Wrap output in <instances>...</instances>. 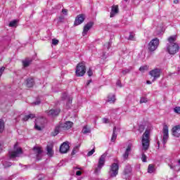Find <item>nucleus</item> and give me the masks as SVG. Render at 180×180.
I'll list each match as a JSON object with an SVG mask.
<instances>
[{
    "label": "nucleus",
    "mask_w": 180,
    "mask_h": 180,
    "mask_svg": "<svg viewBox=\"0 0 180 180\" xmlns=\"http://www.w3.org/2000/svg\"><path fill=\"white\" fill-rule=\"evenodd\" d=\"M4 71H5V67H1L0 68V77L2 76V74H4Z\"/></svg>",
    "instance_id": "obj_43"
},
{
    "label": "nucleus",
    "mask_w": 180,
    "mask_h": 180,
    "mask_svg": "<svg viewBox=\"0 0 180 180\" xmlns=\"http://www.w3.org/2000/svg\"><path fill=\"white\" fill-rule=\"evenodd\" d=\"M94 26V22H89L86 25L84 26L82 36H86L88 34V32L92 29Z\"/></svg>",
    "instance_id": "obj_12"
},
{
    "label": "nucleus",
    "mask_w": 180,
    "mask_h": 180,
    "mask_svg": "<svg viewBox=\"0 0 180 180\" xmlns=\"http://www.w3.org/2000/svg\"><path fill=\"white\" fill-rule=\"evenodd\" d=\"M33 105H40V100H37L36 102L33 103Z\"/></svg>",
    "instance_id": "obj_49"
},
{
    "label": "nucleus",
    "mask_w": 180,
    "mask_h": 180,
    "mask_svg": "<svg viewBox=\"0 0 180 180\" xmlns=\"http://www.w3.org/2000/svg\"><path fill=\"white\" fill-rule=\"evenodd\" d=\"M46 151L49 157H53V154H54V153L53 152V148H51V146H48L46 147Z\"/></svg>",
    "instance_id": "obj_27"
},
{
    "label": "nucleus",
    "mask_w": 180,
    "mask_h": 180,
    "mask_svg": "<svg viewBox=\"0 0 180 180\" xmlns=\"http://www.w3.org/2000/svg\"><path fill=\"white\" fill-rule=\"evenodd\" d=\"M148 70V66L145 65V66H142L139 68V71H141V72H144L145 71H147Z\"/></svg>",
    "instance_id": "obj_34"
},
{
    "label": "nucleus",
    "mask_w": 180,
    "mask_h": 180,
    "mask_svg": "<svg viewBox=\"0 0 180 180\" xmlns=\"http://www.w3.org/2000/svg\"><path fill=\"white\" fill-rule=\"evenodd\" d=\"M172 134L174 137H180V125H176L172 129Z\"/></svg>",
    "instance_id": "obj_16"
},
{
    "label": "nucleus",
    "mask_w": 180,
    "mask_h": 180,
    "mask_svg": "<svg viewBox=\"0 0 180 180\" xmlns=\"http://www.w3.org/2000/svg\"><path fill=\"white\" fill-rule=\"evenodd\" d=\"M106 153H104L100 157L98 160V165L95 169V174H99V172H101V169H102L103 165H105V158H106Z\"/></svg>",
    "instance_id": "obj_8"
},
{
    "label": "nucleus",
    "mask_w": 180,
    "mask_h": 180,
    "mask_svg": "<svg viewBox=\"0 0 180 180\" xmlns=\"http://www.w3.org/2000/svg\"><path fill=\"white\" fill-rule=\"evenodd\" d=\"M60 109H56V110H51L49 111H48V115L49 116H58V113H60Z\"/></svg>",
    "instance_id": "obj_19"
},
{
    "label": "nucleus",
    "mask_w": 180,
    "mask_h": 180,
    "mask_svg": "<svg viewBox=\"0 0 180 180\" xmlns=\"http://www.w3.org/2000/svg\"><path fill=\"white\" fill-rule=\"evenodd\" d=\"M162 133H163V144H166L167 141L168 140V137H169V129H168L167 125L163 126Z\"/></svg>",
    "instance_id": "obj_10"
},
{
    "label": "nucleus",
    "mask_w": 180,
    "mask_h": 180,
    "mask_svg": "<svg viewBox=\"0 0 180 180\" xmlns=\"http://www.w3.org/2000/svg\"><path fill=\"white\" fill-rule=\"evenodd\" d=\"M2 150H3L2 145L0 143V153H2Z\"/></svg>",
    "instance_id": "obj_52"
},
{
    "label": "nucleus",
    "mask_w": 180,
    "mask_h": 180,
    "mask_svg": "<svg viewBox=\"0 0 180 180\" xmlns=\"http://www.w3.org/2000/svg\"><path fill=\"white\" fill-rule=\"evenodd\" d=\"M52 44H53V46H57V44H58V39H52Z\"/></svg>",
    "instance_id": "obj_42"
},
{
    "label": "nucleus",
    "mask_w": 180,
    "mask_h": 180,
    "mask_svg": "<svg viewBox=\"0 0 180 180\" xmlns=\"http://www.w3.org/2000/svg\"><path fill=\"white\" fill-rule=\"evenodd\" d=\"M4 130H5V122L4 120L0 119V133H3Z\"/></svg>",
    "instance_id": "obj_28"
},
{
    "label": "nucleus",
    "mask_w": 180,
    "mask_h": 180,
    "mask_svg": "<svg viewBox=\"0 0 180 180\" xmlns=\"http://www.w3.org/2000/svg\"><path fill=\"white\" fill-rule=\"evenodd\" d=\"M65 17L63 15H60L58 17V22H64Z\"/></svg>",
    "instance_id": "obj_46"
},
{
    "label": "nucleus",
    "mask_w": 180,
    "mask_h": 180,
    "mask_svg": "<svg viewBox=\"0 0 180 180\" xmlns=\"http://www.w3.org/2000/svg\"><path fill=\"white\" fill-rule=\"evenodd\" d=\"M107 101L110 103H115V102H116V96L115 94H109Z\"/></svg>",
    "instance_id": "obj_20"
},
{
    "label": "nucleus",
    "mask_w": 180,
    "mask_h": 180,
    "mask_svg": "<svg viewBox=\"0 0 180 180\" xmlns=\"http://www.w3.org/2000/svg\"><path fill=\"white\" fill-rule=\"evenodd\" d=\"M168 41L169 43H167L166 47L167 53H169V54L171 56L176 54V53L179 51V45L175 43V41H176V36L174 35L169 37Z\"/></svg>",
    "instance_id": "obj_2"
},
{
    "label": "nucleus",
    "mask_w": 180,
    "mask_h": 180,
    "mask_svg": "<svg viewBox=\"0 0 180 180\" xmlns=\"http://www.w3.org/2000/svg\"><path fill=\"white\" fill-rule=\"evenodd\" d=\"M102 120H103V123H105V124L110 123L109 119L108 118H103Z\"/></svg>",
    "instance_id": "obj_47"
},
{
    "label": "nucleus",
    "mask_w": 180,
    "mask_h": 180,
    "mask_svg": "<svg viewBox=\"0 0 180 180\" xmlns=\"http://www.w3.org/2000/svg\"><path fill=\"white\" fill-rule=\"evenodd\" d=\"M117 85L118 86L122 87V85H121L120 81H117Z\"/></svg>",
    "instance_id": "obj_50"
},
{
    "label": "nucleus",
    "mask_w": 180,
    "mask_h": 180,
    "mask_svg": "<svg viewBox=\"0 0 180 180\" xmlns=\"http://www.w3.org/2000/svg\"><path fill=\"white\" fill-rule=\"evenodd\" d=\"M159 45L160 39H158V38H155L149 42L148 49L150 51H155Z\"/></svg>",
    "instance_id": "obj_7"
},
{
    "label": "nucleus",
    "mask_w": 180,
    "mask_h": 180,
    "mask_svg": "<svg viewBox=\"0 0 180 180\" xmlns=\"http://www.w3.org/2000/svg\"><path fill=\"white\" fill-rule=\"evenodd\" d=\"M0 180H2V179H0Z\"/></svg>",
    "instance_id": "obj_59"
},
{
    "label": "nucleus",
    "mask_w": 180,
    "mask_h": 180,
    "mask_svg": "<svg viewBox=\"0 0 180 180\" xmlns=\"http://www.w3.org/2000/svg\"><path fill=\"white\" fill-rule=\"evenodd\" d=\"M155 171V167H154L153 165H149L148 167V174H153Z\"/></svg>",
    "instance_id": "obj_29"
},
{
    "label": "nucleus",
    "mask_w": 180,
    "mask_h": 180,
    "mask_svg": "<svg viewBox=\"0 0 180 180\" xmlns=\"http://www.w3.org/2000/svg\"><path fill=\"white\" fill-rule=\"evenodd\" d=\"M82 174V172L81 171H77V172H76V175H77V176H81Z\"/></svg>",
    "instance_id": "obj_48"
},
{
    "label": "nucleus",
    "mask_w": 180,
    "mask_h": 180,
    "mask_svg": "<svg viewBox=\"0 0 180 180\" xmlns=\"http://www.w3.org/2000/svg\"><path fill=\"white\" fill-rule=\"evenodd\" d=\"M119 12V7L117 6H113L110 13V18H113L115 13Z\"/></svg>",
    "instance_id": "obj_21"
},
{
    "label": "nucleus",
    "mask_w": 180,
    "mask_h": 180,
    "mask_svg": "<svg viewBox=\"0 0 180 180\" xmlns=\"http://www.w3.org/2000/svg\"><path fill=\"white\" fill-rule=\"evenodd\" d=\"M126 2H127V0H124Z\"/></svg>",
    "instance_id": "obj_58"
},
{
    "label": "nucleus",
    "mask_w": 180,
    "mask_h": 180,
    "mask_svg": "<svg viewBox=\"0 0 180 180\" xmlns=\"http://www.w3.org/2000/svg\"><path fill=\"white\" fill-rule=\"evenodd\" d=\"M79 147H81V145L77 146L73 148L72 151V155H75V154L79 151Z\"/></svg>",
    "instance_id": "obj_30"
},
{
    "label": "nucleus",
    "mask_w": 180,
    "mask_h": 180,
    "mask_svg": "<svg viewBox=\"0 0 180 180\" xmlns=\"http://www.w3.org/2000/svg\"><path fill=\"white\" fill-rule=\"evenodd\" d=\"M18 146V143H15L14 146V150L9 152V157L11 159H13V158H16L18 157H20V155H22V148H16V147Z\"/></svg>",
    "instance_id": "obj_4"
},
{
    "label": "nucleus",
    "mask_w": 180,
    "mask_h": 180,
    "mask_svg": "<svg viewBox=\"0 0 180 180\" xmlns=\"http://www.w3.org/2000/svg\"><path fill=\"white\" fill-rule=\"evenodd\" d=\"M158 148H160V141H158Z\"/></svg>",
    "instance_id": "obj_54"
},
{
    "label": "nucleus",
    "mask_w": 180,
    "mask_h": 180,
    "mask_svg": "<svg viewBox=\"0 0 180 180\" xmlns=\"http://www.w3.org/2000/svg\"><path fill=\"white\" fill-rule=\"evenodd\" d=\"M82 133L84 134H88V133H91V129L88 128L87 126H84L82 129Z\"/></svg>",
    "instance_id": "obj_31"
},
{
    "label": "nucleus",
    "mask_w": 180,
    "mask_h": 180,
    "mask_svg": "<svg viewBox=\"0 0 180 180\" xmlns=\"http://www.w3.org/2000/svg\"><path fill=\"white\" fill-rule=\"evenodd\" d=\"M87 74L89 77H92V75H94V72H92V69L89 68L87 71Z\"/></svg>",
    "instance_id": "obj_38"
},
{
    "label": "nucleus",
    "mask_w": 180,
    "mask_h": 180,
    "mask_svg": "<svg viewBox=\"0 0 180 180\" xmlns=\"http://www.w3.org/2000/svg\"><path fill=\"white\" fill-rule=\"evenodd\" d=\"M32 64V59L31 58H26L25 60H22V65L23 67H29Z\"/></svg>",
    "instance_id": "obj_23"
},
{
    "label": "nucleus",
    "mask_w": 180,
    "mask_h": 180,
    "mask_svg": "<svg viewBox=\"0 0 180 180\" xmlns=\"http://www.w3.org/2000/svg\"><path fill=\"white\" fill-rule=\"evenodd\" d=\"M129 40H134V33L131 32L129 34Z\"/></svg>",
    "instance_id": "obj_39"
},
{
    "label": "nucleus",
    "mask_w": 180,
    "mask_h": 180,
    "mask_svg": "<svg viewBox=\"0 0 180 180\" xmlns=\"http://www.w3.org/2000/svg\"><path fill=\"white\" fill-rule=\"evenodd\" d=\"M149 74H150V75H151V77H153V81H154L157 78H160V75L161 74V70H160V69H154V70H151L149 72Z\"/></svg>",
    "instance_id": "obj_14"
},
{
    "label": "nucleus",
    "mask_w": 180,
    "mask_h": 180,
    "mask_svg": "<svg viewBox=\"0 0 180 180\" xmlns=\"http://www.w3.org/2000/svg\"><path fill=\"white\" fill-rule=\"evenodd\" d=\"M94 153H95V149H92L91 150H90V151L87 153L88 157H91V155H92L94 154Z\"/></svg>",
    "instance_id": "obj_41"
},
{
    "label": "nucleus",
    "mask_w": 180,
    "mask_h": 180,
    "mask_svg": "<svg viewBox=\"0 0 180 180\" xmlns=\"http://www.w3.org/2000/svg\"><path fill=\"white\" fill-rule=\"evenodd\" d=\"M146 84H148V85H151V81L148 80V81L146 82Z\"/></svg>",
    "instance_id": "obj_51"
},
{
    "label": "nucleus",
    "mask_w": 180,
    "mask_h": 180,
    "mask_svg": "<svg viewBox=\"0 0 180 180\" xmlns=\"http://www.w3.org/2000/svg\"><path fill=\"white\" fill-rule=\"evenodd\" d=\"M119 174V165L117 163H112L110 166L108 174L111 178H115Z\"/></svg>",
    "instance_id": "obj_6"
},
{
    "label": "nucleus",
    "mask_w": 180,
    "mask_h": 180,
    "mask_svg": "<svg viewBox=\"0 0 180 180\" xmlns=\"http://www.w3.org/2000/svg\"><path fill=\"white\" fill-rule=\"evenodd\" d=\"M33 150L34 153L37 154V160H41V153H43L41 148L39 147H34Z\"/></svg>",
    "instance_id": "obj_18"
},
{
    "label": "nucleus",
    "mask_w": 180,
    "mask_h": 180,
    "mask_svg": "<svg viewBox=\"0 0 180 180\" xmlns=\"http://www.w3.org/2000/svg\"><path fill=\"white\" fill-rule=\"evenodd\" d=\"M169 167H170L171 169H175L176 167H179L178 165V162L173 160L170 163L168 164Z\"/></svg>",
    "instance_id": "obj_22"
},
{
    "label": "nucleus",
    "mask_w": 180,
    "mask_h": 180,
    "mask_svg": "<svg viewBox=\"0 0 180 180\" xmlns=\"http://www.w3.org/2000/svg\"><path fill=\"white\" fill-rule=\"evenodd\" d=\"M72 127V122L68 121L63 124H60L58 126H57L54 131L51 132V136L53 137H56L60 131H63V130H68L69 129H71Z\"/></svg>",
    "instance_id": "obj_3"
},
{
    "label": "nucleus",
    "mask_w": 180,
    "mask_h": 180,
    "mask_svg": "<svg viewBox=\"0 0 180 180\" xmlns=\"http://www.w3.org/2000/svg\"><path fill=\"white\" fill-rule=\"evenodd\" d=\"M64 96H67V94H64Z\"/></svg>",
    "instance_id": "obj_56"
},
{
    "label": "nucleus",
    "mask_w": 180,
    "mask_h": 180,
    "mask_svg": "<svg viewBox=\"0 0 180 180\" xmlns=\"http://www.w3.org/2000/svg\"><path fill=\"white\" fill-rule=\"evenodd\" d=\"M117 138V134H116V127H114L112 135L111 137V141L115 142Z\"/></svg>",
    "instance_id": "obj_26"
},
{
    "label": "nucleus",
    "mask_w": 180,
    "mask_h": 180,
    "mask_svg": "<svg viewBox=\"0 0 180 180\" xmlns=\"http://www.w3.org/2000/svg\"><path fill=\"white\" fill-rule=\"evenodd\" d=\"M131 166L130 165H127L124 169V175L126 178V179H127V178H129V176H130V175H131Z\"/></svg>",
    "instance_id": "obj_17"
},
{
    "label": "nucleus",
    "mask_w": 180,
    "mask_h": 180,
    "mask_svg": "<svg viewBox=\"0 0 180 180\" xmlns=\"http://www.w3.org/2000/svg\"><path fill=\"white\" fill-rule=\"evenodd\" d=\"M84 20H85V15L84 14L78 15L75 18L74 26H79V25L84 23Z\"/></svg>",
    "instance_id": "obj_11"
},
{
    "label": "nucleus",
    "mask_w": 180,
    "mask_h": 180,
    "mask_svg": "<svg viewBox=\"0 0 180 180\" xmlns=\"http://www.w3.org/2000/svg\"><path fill=\"white\" fill-rule=\"evenodd\" d=\"M133 147V144L129 143L124 153L122 155L124 160H127L129 158V155L131 153V148Z\"/></svg>",
    "instance_id": "obj_15"
},
{
    "label": "nucleus",
    "mask_w": 180,
    "mask_h": 180,
    "mask_svg": "<svg viewBox=\"0 0 180 180\" xmlns=\"http://www.w3.org/2000/svg\"><path fill=\"white\" fill-rule=\"evenodd\" d=\"M64 96H63V98L64 99H65V97H64Z\"/></svg>",
    "instance_id": "obj_57"
},
{
    "label": "nucleus",
    "mask_w": 180,
    "mask_h": 180,
    "mask_svg": "<svg viewBox=\"0 0 180 180\" xmlns=\"http://www.w3.org/2000/svg\"><path fill=\"white\" fill-rule=\"evenodd\" d=\"M34 85V79L33 78H30L27 79V86L28 88H32Z\"/></svg>",
    "instance_id": "obj_24"
},
{
    "label": "nucleus",
    "mask_w": 180,
    "mask_h": 180,
    "mask_svg": "<svg viewBox=\"0 0 180 180\" xmlns=\"http://www.w3.org/2000/svg\"><path fill=\"white\" fill-rule=\"evenodd\" d=\"M16 23H18V21H16V20H14L10 22V23L8 24V26L10 27H16Z\"/></svg>",
    "instance_id": "obj_33"
},
{
    "label": "nucleus",
    "mask_w": 180,
    "mask_h": 180,
    "mask_svg": "<svg viewBox=\"0 0 180 180\" xmlns=\"http://www.w3.org/2000/svg\"><path fill=\"white\" fill-rule=\"evenodd\" d=\"M69 150H70V145L68 144V142H64L60 146V153H61V154H65L68 153Z\"/></svg>",
    "instance_id": "obj_13"
},
{
    "label": "nucleus",
    "mask_w": 180,
    "mask_h": 180,
    "mask_svg": "<svg viewBox=\"0 0 180 180\" xmlns=\"http://www.w3.org/2000/svg\"><path fill=\"white\" fill-rule=\"evenodd\" d=\"M3 165L4 168H9V167H12V163L11 162H4Z\"/></svg>",
    "instance_id": "obj_32"
},
{
    "label": "nucleus",
    "mask_w": 180,
    "mask_h": 180,
    "mask_svg": "<svg viewBox=\"0 0 180 180\" xmlns=\"http://www.w3.org/2000/svg\"><path fill=\"white\" fill-rule=\"evenodd\" d=\"M34 117H36V115L34 114H30L28 115H25L22 118V120H24V122H27V120H28L29 119H34Z\"/></svg>",
    "instance_id": "obj_25"
},
{
    "label": "nucleus",
    "mask_w": 180,
    "mask_h": 180,
    "mask_svg": "<svg viewBox=\"0 0 180 180\" xmlns=\"http://www.w3.org/2000/svg\"><path fill=\"white\" fill-rule=\"evenodd\" d=\"M62 13L63 15H65V16H67L68 13V9H63L62 10Z\"/></svg>",
    "instance_id": "obj_45"
},
{
    "label": "nucleus",
    "mask_w": 180,
    "mask_h": 180,
    "mask_svg": "<svg viewBox=\"0 0 180 180\" xmlns=\"http://www.w3.org/2000/svg\"><path fill=\"white\" fill-rule=\"evenodd\" d=\"M145 129H146V125L141 124L139 125V131H140L141 133H143Z\"/></svg>",
    "instance_id": "obj_35"
},
{
    "label": "nucleus",
    "mask_w": 180,
    "mask_h": 180,
    "mask_svg": "<svg viewBox=\"0 0 180 180\" xmlns=\"http://www.w3.org/2000/svg\"><path fill=\"white\" fill-rule=\"evenodd\" d=\"M89 84H91V80H89V81L87 82V85H89Z\"/></svg>",
    "instance_id": "obj_55"
},
{
    "label": "nucleus",
    "mask_w": 180,
    "mask_h": 180,
    "mask_svg": "<svg viewBox=\"0 0 180 180\" xmlns=\"http://www.w3.org/2000/svg\"><path fill=\"white\" fill-rule=\"evenodd\" d=\"M151 131V127H148L142 136V150H141V160L143 162H147V156L144 154V151H147L150 148V133Z\"/></svg>",
    "instance_id": "obj_1"
},
{
    "label": "nucleus",
    "mask_w": 180,
    "mask_h": 180,
    "mask_svg": "<svg viewBox=\"0 0 180 180\" xmlns=\"http://www.w3.org/2000/svg\"><path fill=\"white\" fill-rule=\"evenodd\" d=\"M85 72H86V68H85V65L83 63H79L76 68V76L84 77Z\"/></svg>",
    "instance_id": "obj_5"
},
{
    "label": "nucleus",
    "mask_w": 180,
    "mask_h": 180,
    "mask_svg": "<svg viewBox=\"0 0 180 180\" xmlns=\"http://www.w3.org/2000/svg\"><path fill=\"white\" fill-rule=\"evenodd\" d=\"M174 110L175 113H179V114H180V107H176V108H174Z\"/></svg>",
    "instance_id": "obj_44"
},
{
    "label": "nucleus",
    "mask_w": 180,
    "mask_h": 180,
    "mask_svg": "<svg viewBox=\"0 0 180 180\" xmlns=\"http://www.w3.org/2000/svg\"><path fill=\"white\" fill-rule=\"evenodd\" d=\"M146 102H148V100L146 98V97L141 98L140 103H146Z\"/></svg>",
    "instance_id": "obj_37"
},
{
    "label": "nucleus",
    "mask_w": 180,
    "mask_h": 180,
    "mask_svg": "<svg viewBox=\"0 0 180 180\" xmlns=\"http://www.w3.org/2000/svg\"><path fill=\"white\" fill-rule=\"evenodd\" d=\"M44 127V118H38L35 120L34 129L38 130L39 131L43 130Z\"/></svg>",
    "instance_id": "obj_9"
},
{
    "label": "nucleus",
    "mask_w": 180,
    "mask_h": 180,
    "mask_svg": "<svg viewBox=\"0 0 180 180\" xmlns=\"http://www.w3.org/2000/svg\"><path fill=\"white\" fill-rule=\"evenodd\" d=\"M131 71V68H129L128 69H125L122 70L123 75H126V74H129Z\"/></svg>",
    "instance_id": "obj_36"
},
{
    "label": "nucleus",
    "mask_w": 180,
    "mask_h": 180,
    "mask_svg": "<svg viewBox=\"0 0 180 180\" xmlns=\"http://www.w3.org/2000/svg\"><path fill=\"white\" fill-rule=\"evenodd\" d=\"M111 45H112V44L110 42H108L107 44H105L104 45V47H105V49H108V50H109V49H110Z\"/></svg>",
    "instance_id": "obj_40"
},
{
    "label": "nucleus",
    "mask_w": 180,
    "mask_h": 180,
    "mask_svg": "<svg viewBox=\"0 0 180 180\" xmlns=\"http://www.w3.org/2000/svg\"><path fill=\"white\" fill-rule=\"evenodd\" d=\"M179 0H174V4H179Z\"/></svg>",
    "instance_id": "obj_53"
}]
</instances>
